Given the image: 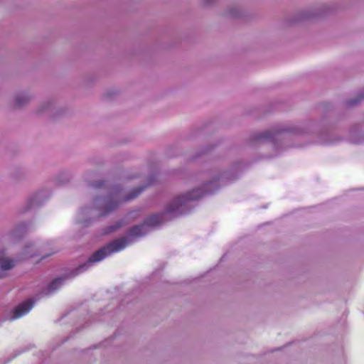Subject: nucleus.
Listing matches in <instances>:
<instances>
[{
    "mask_svg": "<svg viewBox=\"0 0 364 364\" xmlns=\"http://www.w3.org/2000/svg\"><path fill=\"white\" fill-rule=\"evenodd\" d=\"M149 231L144 223L141 225L133 226L129 230V235L132 237H141Z\"/></svg>",
    "mask_w": 364,
    "mask_h": 364,
    "instance_id": "nucleus-9",
    "label": "nucleus"
},
{
    "mask_svg": "<svg viewBox=\"0 0 364 364\" xmlns=\"http://www.w3.org/2000/svg\"><path fill=\"white\" fill-rule=\"evenodd\" d=\"M123 225H124V223L122 221H118L114 225L107 227L106 228L105 233L108 234V233L114 232L117 230H118L119 228H120L121 227H122Z\"/></svg>",
    "mask_w": 364,
    "mask_h": 364,
    "instance_id": "nucleus-13",
    "label": "nucleus"
},
{
    "mask_svg": "<svg viewBox=\"0 0 364 364\" xmlns=\"http://www.w3.org/2000/svg\"><path fill=\"white\" fill-rule=\"evenodd\" d=\"M4 275L2 273H0V279L2 278Z\"/></svg>",
    "mask_w": 364,
    "mask_h": 364,
    "instance_id": "nucleus-16",
    "label": "nucleus"
},
{
    "mask_svg": "<svg viewBox=\"0 0 364 364\" xmlns=\"http://www.w3.org/2000/svg\"><path fill=\"white\" fill-rule=\"evenodd\" d=\"M225 15L231 18H243L245 16L244 11L237 6H232L228 8Z\"/></svg>",
    "mask_w": 364,
    "mask_h": 364,
    "instance_id": "nucleus-8",
    "label": "nucleus"
},
{
    "mask_svg": "<svg viewBox=\"0 0 364 364\" xmlns=\"http://www.w3.org/2000/svg\"><path fill=\"white\" fill-rule=\"evenodd\" d=\"M14 267V261L11 259H3L0 256V267L2 271H6Z\"/></svg>",
    "mask_w": 364,
    "mask_h": 364,
    "instance_id": "nucleus-11",
    "label": "nucleus"
},
{
    "mask_svg": "<svg viewBox=\"0 0 364 364\" xmlns=\"http://www.w3.org/2000/svg\"><path fill=\"white\" fill-rule=\"evenodd\" d=\"M33 306V301L31 300H28V301H26L21 303V304L17 306L15 308V309L13 311V312H12L13 314L11 316V319L14 320V319L18 318L22 316L23 315L26 314L31 309Z\"/></svg>",
    "mask_w": 364,
    "mask_h": 364,
    "instance_id": "nucleus-5",
    "label": "nucleus"
},
{
    "mask_svg": "<svg viewBox=\"0 0 364 364\" xmlns=\"http://www.w3.org/2000/svg\"><path fill=\"white\" fill-rule=\"evenodd\" d=\"M210 186L215 188H218L215 182H207L203 184V190L195 188L185 195L175 198L166 206L164 213L152 215L147 218L144 221L145 225L150 230V228H154L164 220H170L188 213L189 210L188 202L198 200L205 194L212 193L213 191L210 188Z\"/></svg>",
    "mask_w": 364,
    "mask_h": 364,
    "instance_id": "nucleus-1",
    "label": "nucleus"
},
{
    "mask_svg": "<svg viewBox=\"0 0 364 364\" xmlns=\"http://www.w3.org/2000/svg\"><path fill=\"white\" fill-rule=\"evenodd\" d=\"M287 132H291V130L287 128H276L274 130L266 131L258 134L257 139L259 141H273L276 134Z\"/></svg>",
    "mask_w": 364,
    "mask_h": 364,
    "instance_id": "nucleus-6",
    "label": "nucleus"
},
{
    "mask_svg": "<svg viewBox=\"0 0 364 364\" xmlns=\"http://www.w3.org/2000/svg\"><path fill=\"white\" fill-rule=\"evenodd\" d=\"M33 96L29 92H21L17 93L13 100L12 107L14 109L22 108L30 103Z\"/></svg>",
    "mask_w": 364,
    "mask_h": 364,
    "instance_id": "nucleus-4",
    "label": "nucleus"
},
{
    "mask_svg": "<svg viewBox=\"0 0 364 364\" xmlns=\"http://www.w3.org/2000/svg\"><path fill=\"white\" fill-rule=\"evenodd\" d=\"M128 245V239L127 237L118 238L107 245L102 247L100 250L95 252L82 264L79 265L75 269L67 274L64 277L55 279L48 287V293L50 294L58 289L63 285L64 281L67 279L73 278L77 274L90 267L94 263L102 260L106 257L112 253L117 252L123 250Z\"/></svg>",
    "mask_w": 364,
    "mask_h": 364,
    "instance_id": "nucleus-2",
    "label": "nucleus"
},
{
    "mask_svg": "<svg viewBox=\"0 0 364 364\" xmlns=\"http://www.w3.org/2000/svg\"><path fill=\"white\" fill-rule=\"evenodd\" d=\"M217 0H200V4L204 6H209L216 2Z\"/></svg>",
    "mask_w": 364,
    "mask_h": 364,
    "instance_id": "nucleus-14",
    "label": "nucleus"
},
{
    "mask_svg": "<svg viewBox=\"0 0 364 364\" xmlns=\"http://www.w3.org/2000/svg\"><path fill=\"white\" fill-rule=\"evenodd\" d=\"M103 184H104L103 181H98V182L95 183L93 184V186L95 188H100L101 186H102Z\"/></svg>",
    "mask_w": 364,
    "mask_h": 364,
    "instance_id": "nucleus-15",
    "label": "nucleus"
},
{
    "mask_svg": "<svg viewBox=\"0 0 364 364\" xmlns=\"http://www.w3.org/2000/svg\"><path fill=\"white\" fill-rule=\"evenodd\" d=\"M54 108V102L52 100H47L43 102L37 109L38 114L51 113Z\"/></svg>",
    "mask_w": 364,
    "mask_h": 364,
    "instance_id": "nucleus-10",
    "label": "nucleus"
},
{
    "mask_svg": "<svg viewBox=\"0 0 364 364\" xmlns=\"http://www.w3.org/2000/svg\"><path fill=\"white\" fill-rule=\"evenodd\" d=\"M146 186H140L132 191L128 195L122 196L120 188L118 186L112 188L109 195L105 198H97L95 204L100 209L104 210L101 215H106L114 210L122 202H127L136 198L144 189Z\"/></svg>",
    "mask_w": 364,
    "mask_h": 364,
    "instance_id": "nucleus-3",
    "label": "nucleus"
},
{
    "mask_svg": "<svg viewBox=\"0 0 364 364\" xmlns=\"http://www.w3.org/2000/svg\"><path fill=\"white\" fill-rule=\"evenodd\" d=\"M363 99H364V90L361 93H360L359 95L356 98L348 100L346 102V105L348 107L355 106V105H357L358 103H360L361 102V100Z\"/></svg>",
    "mask_w": 364,
    "mask_h": 364,
    "instance_id": "nucleus-12",
    "label": "nucleus"
},
{
    "mask_svg": "<svg viewBox=\"0 0 364 364\" xmlns=\"http://www.w3.org/2000/svg\"><path fill=\"white\" fill-rule=\"evenodd\" d=\"M42 196V193H36L30 197L25 204L24 211L40 206L43 202Z\"/></svg>",
    "mask_w": 364,
    "mask_h": 364,
    "instance_id": "nucleus-7",
    "label": "nucleus"
}]
</instances>
